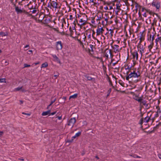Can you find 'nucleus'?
<instances>
[{
    "label": "nucleus",
    "instance_id": "61",
    "mask_svg": "<svg viewBox=\"0 0 161 161\" xmlns=\"http://www.w3.org/2000/svg\"><path fill=\"white\" fill-rule=\"evenodd\" d=\"M45 0H41V2H43L44 3Z\"/></svg>",
    "mask_w": 161,
    "mask_h": 161
},
{
    "label": "nucleus",
    "instance_id": "47",
    "mask_svg": "<svg viewBox=\"0 0 161 161\" xmlns=\"http://www.w3.org/2000/svg\"><path fill=\"white\" fill-rule=\"evenodd\" d=\"M56 113V112H54L52 113L51 114V115H53L55 114Z\"/></svg>",
    "mask_w": 161,
    "mask_h": 161
},
{
    "label": "nucleus",
    "instance_id": "4",
    "mask_svg": "<svg viewBox=\"0 0 161 161\" xmlns=\"http://www.w3.org/2000/svg\"><path fill=\"white\" fill-rule=\"evenodd\" d=\"M81 131L78 132H77V133L75 134V135L74 136H72L71 137V140H68L67 141V142H69V143H71V142H72L75 139L76 137H78L80 136L81 135Z\"/></svg>",
    "mask_w": 161,
    "mask_h": 161
},
{
    "label": "nucleus",
    "instance_id": "41",
    "mask_svg": "<svg viewBox=\"0 0 161 161\" xmlns=\"http://www.w3.org/2000/svg\"><path fill=\"white\" fill-rule=\"evenodd\" d=\"M93 51H88V54H89V55H91V56H92V55L93 52Z\"/></svg>",
    "mask_w": 161,
    "mask_h": 161
},
{
    "label": "nucleus",
    "instance_id": "56",
    "mask_svg": "<svg viewBox=\"0 0 161 161\" xmlns=\"http://www.w3.org/2000/svg\"><path fill=\"white\" fill-rule=\"evenodd\" d=\"M29 47V45H26L25 47L24 48H26V47Z\"/></svg>",
    "mask_w": 161,
    "mask_h": 161
},
{
    "label": "nucleus",
    "instance_id": "38",
    "mask_svg": "<svg viewBox=\"0 0 161 161\" xmlns=\"http://www.w3.org/2000/svg\"><path fill=\"white\" fill-rule=\"evenodd\" d=\"M87 79L89 80H92V78L91 76H88L86 77Z\"/></svg>",
    "mask_w": 161,
    "mask_h": 161
},
{
    "label": "nucleus",
    "instance_id": "6",
    "mask_svg": "<svg viewBox=\"0 0 161 161\" xmlns=\"http://www.w3.org/2000/svg\"><path fill=\"white\" fill-rule=\"evenodd\" d=\"M76 122V119L75 118H71L69 121L68 125L71 126L72 127L74 124Z\"/></svg>",
    "mask_w": 161,
    "mask_h": 161
},
{
    "label": "nucleus",
    "instance_id": "16",
    "mask_svg": "<svg viewBox=\"0 0 161 161\" xmlns=\"http://www.w3.org/2000/svg\"><path fill=\"white\" fill-rule=\"evenodd\" d=\"M158 37L155 40V42L156 45L158 44V42H161V36L160 37H159V35H158Z\"/></svg>",
    "mask_w": 161,
    "mask_h": 161
},
{
    "label": "nucleus",
    "instance_id": "48",
    "mask_svg": "<svg viewBox=\"0 0 161 161\" xmlns=\"http://www.w3.org/2000/svg\"><path fill=\"white\" fill-rule=\"evenodd\" d=\"M91 2L93 3L94 5H95V4H96V3L94 2L93 0H92Z\"/></svg>",
    "mask_w": 161,
    "mask_h": 161
},
{
    "label": "nucleus",
    "instance_id": "27",
    "mask_svg": "<svg viewBox=\"0 0 161 161\" xmlns=\"http://www.w3.org/2000/svg\"><path fill=\"white\" fill-rule=\"evenodd\" d=\"M116 9L118 10V11H119L121 10L120 6L119 4H116Z\"/></svg>",
    "mask_w": 161,
    "mask_h": 161
},
{
    "label": "nucleus",
    "instance_id": "62",
    "mask_svg": "<svg viewBox=\"0 0 161 161\" xmlns=\"http://www.w3.org/2000/svg\"><path fill=\"white\" fill-rule=\"evenodd\" d=\"M97 59H100V61H102V58H99V57H97Z\"/></svg>",
    "mask_w": 161,
    "mask_h": 161
},
{
    "label": "nucleus",
    "instance_id": "3",
    "mask_svg": "<svg viewBox=\"0 0 161 161\" xmlns=\"http://www.w3.org/2000/svg\"><path fill=\"white\" fill-rule=\"evenodd\" d=\"M135 100L137 101L138 102H139L141 105H143L147 108H149V104L147 103V102L145 100L143 99L142 98L140 99L136 98Z\"/></svg>",
    "mask_w": 161,
    "mask_h": 161
},
{
    "label": "nucleus",
    "instance_id": "60",
    "mask_svg": "<svg viewBox=\"0 0 161 161\" xmlns=\"http://www.w3.org/2000/svg\"><path fill=\"white\" fill-rule=\"evenodd\" d=\"M20 101V104H22V103H23V101H22V100H20V101Z\"/></svg>",
    "mask_w": 161,
    "mask_h": 161
},
{
    "label": "nucleus",
    "instance_id": "1",
    "mask_svg": "<svg viewBox=\"0 0 161 161\" xmlns=\"http://www.w3.org/2000/svg\"><path fill=\"white\" fill-rule=\"evenodd\" d=\"M130 73L126 77V80H128L131 78H138L140 76L141 74L138 69H132Z\"/></svg>",
    "mask_w": 161,
    "mask_h": 161
},
{
    "label": "nucleus",
    "instance_id": "21",
    "mask_svg": "<svg viewBox=\"0 0 161 161\" xmlns=\"http://www.w3.org/2000/svg\"><path fill=\"white\" fill-rule=\"evenodd\" d=\"M48 66V63L47 62H45L42 64L41 65V68H46Z\"/></svg>",
    "mask_w": 161,
    "mask_h": 161
},
{
    "label": "nucleus",
    "instance_id": "63",
    "mask_svg": "<svg viewBox=\"0 0 161 161\" xmlns=\"http://www.w3.org/2000/svg\"><path fill=\"white\" fill-rule=\"evenodd\" d=\"M104 8L105 9V10H107V9H108V8L107 7H104Z\"/></svg>",
    "mask_w": 161,
    "mask_h": 161
},
{
    "label": "nucleus",
    "instance_id": "55",
    "mask_svg": "<svg viewBox=\"0 0 161 161\" xmlns=\"http://www.w3.org/2000/svg\"><path fill=\"white\" fill-rule=\"evenodd\" d=\"M21 90L22 92H25V90L24 89H23L22 88V89H21Z\"/></svg>",
    "mask_w": 161,
    "mask_h": 161
},
{
    "label": "nucleus",
    "instance_id": "10",
    "mask_svg": "<svg viewBox=\"0 0 161 161\" xmlns=\"http://www.w3.org/2000/svg\"><path fill=\"white\" fill-rule=\"evenodd\" d=\"M56 47L58 50H61L62 48V42L61 41L56 42Z\"/></svg>",
    "mask_w": 161,
    "mask_h": 161
},
{
    "label": "nucleus",
    "instance_id": "59",
    "mask_svg": "<svg viewBox=\"0 0 161 161\" xmlns=\"http://www.w3.org/2000/svg\"><path fill=\"white\" fill-rule=\"evenodd\" d=\"M18 159L19 160H21V161H24V159H23V158H19Z\"/></svg>",
    "mask_w": 161,
    "mask_h": 161
},
{
    "label": "nucleus",
    "instance_id": "35",
    "mask_svg": "<svg viewBox=\"0 0 161 161\" xmlns=\"http://www.w3.org/2000/svg\"><path fill=\"white\" fill-rule=\"evenodd\" d=\"M153 44H152V43H151L148 46V47L149 50H150L152 48Z\"/></svg>",
    "mask_w": 161,
    "mask_h": 161
},
{
    "label": "nucleus",
    "instance_id": "44",
    "mask_svg": "<svg viewBox=\"0 0 161 161\" xmlns=\"http://www.w3.org/2000/svg\"><path fill=\"white\" fill-rule=\"evenodd\" d=\"M3 134V131H0V137Z\"/></svg>",
    "mask_w": 161,
    "mask_h": 161
},
{
    "label": "nucleus",
    "instance_id": "45",
    "mask_svg": "<svg viewBox=\"0 0 161 161\" xmlns=\"http://www.w3.org/2000/svg\"><path fill=\"white\" fill-rule=\"evenodd\" d=\"M147 12H145L143 14V16L144 17H147Z\"/></svg>",
    "mask_w": 161,
    "mask_h": 161
},
{
    "label": "nucleus",
    "instance_id": "64",
    "mask_svg": "<svg viewBox=\"0 0 161 161\" xmlns=\"http://www.w3.org/2000/svg\"><path fill=\"white\" fill-rule=\"evenodd\" d=\"M95 158L98 159H99V158L97 156H96Z\"/></svg>",
    "mask_w": 161,
    "mask_h": 161
},
{
    "label": "nucleus",
    "instance_id": "7",
    "mask_svg": "<svg viewBox=\"0 0 161 161\" xmlns=\"http://www.w3.org/2000/svg\"><path fill=\"white\" fill-rule=\"evenodd\" d=\"M104 31L103 28L98 27L96 31L97 36L102 35L103 32Z\"/></svg>",
    "mask_w": 161,
    "mask_h": 161
},
{
    "label": "nucleus",
    "instance_id": "22",
    "mask_svg": "<svg viewBox=\"0 0 161 161\" xmlns=\"http://www.w3.org/2000/svg\"><path fill=\"white\" fill-rule=\"evenodd\" d=\"M77 96H78V94H76H76H74L73 95L70 96L69 97V99H70L71 98L75 99V98H76L77 97Z\"/></svg>",
    "mask_w": 161,
    "mask_h": 161
},
{
    "label": "nucleus",
    "instance_id": "54",
    "mask_svg": "<svg viewBox=\"0 0 161 161\" xmlns=\"http://www.w3.org/2000/svg\"><path fill=\"white\" fill-rule=\"evenodd\" d=\"M119 83L120 84V85H121L122 86H124V83H123V82H122L121 83H120V82H119Z\"/></svg>",
    "mask_w": 161,
    "mask_h": 161
},
{
    "label": "nucleus",
    "instance_id": "29",
    "mask_svg": "<svg viewBox=\"0 0 161 161\" xmlns=\"http://www.w3.org/2000/svg\"><path fill=\"white\" fill-rule=\"evenodd\" d=\"M22 87H19L14 89L15 91H19L22 89Z\"/></svg>",
    "mask_w": 161,
    "mask_h": 161
},
{
    "label": "nucleus",
    "instance_id": "49",
    "mask_svg": "<svg viewBox=\"0 0 161 161\" xmlns=\"http://www.w3.org/2000/svg\"><path fill=\"white\" fill-rule=\"evenodd\" d=\"M58 118L59 120H61L62 119V116H58Z\"/></svg>",
    "mask_w": 161,
    "mask_h": 161
},
{
    "label": "nucleus",
    "instance_id": "15",
    "mask_svg": "<svg viewBox=\"0 0 161 161\" xmlns=\"http://www.w3.org/2000/svg\"><path fill=\"white\" fill-rule=\"evenodd\" d=\"M125 68L126 70H129L127 72V73H129L130 72L132 69H131V67H130L128 65H126L125 66Z\"/></svg>",
    "mask_w": 161,
    "mask_h": 161
},
{
    "label": "nucleus",
    "instance_id": "13",
    "mask_svg": "<svg viewBox=\"0 0 161 161\" xmlns=\"http://www.w3.org/2000/svg\"><path fill=\"white\" fill-rule=\"evenodd\" d=\"M79 22L80 24H79L78 25L81 26L85 25L86 23V21L83 20L82 19H80Z\"/></svg>",
    "mask_w": 161,
    "mask_h": 161
},
{
    "label": "nucleus",
    "instance_id": "33",
    "mask_svg": "<svg viewBox=\"0 0 161 161\" xmlns=\"http://www.w3.org/2000/svg\"><path fill=\"white\" fill-rule=\"evenodd\" d=\"M143 122V119L142 118L139 121V123L140 124L142 125Z\"/></svg>",
    "mask_w": 161,
    "mask_h": 161
},
{
    "label": "nucleus",
    "instance_id": "2",
    "mask_svg": "<svg viewBox=\"0 0 161 161\" xmlns=\"http://www.w3.org/2000/svg\"><path fill=\"white\" fill-rule=\"evenodd\" d=\"M50 4L48 3L47 7L51 9L53 8L57 9L58 8L59 4L58 3V0H50Z\"/></svg>",
    "mask_w": 161,
    "mask_h": 161
},
{
    "label": "nucleus",
    "instance_id": "40",
    "mask_svg": "<svg viewBox=\"0 0 161 161\" xmlns=\"http://www.w3.org/2000/svg\"><path fill=\"white\" fill-rule=\"evenodd\" d=\"M73 16L72 15H70L69 17V19L71 20H73Z\"/></svg>",
    "mask_w": 161,
    "mask_h": 161
},
{
    "label": "nucleus",
    "instance_id": "57",
    "mask_svg": "<svg viewBox=\"0 0 161 161\" xmlns=\"http://www.w3.org/2000/svg\"><path fill=\"white\" fill-rule=\"evenodd\" d=\"M98 17V19H97L98 20H100L101 19V17Z\"/></svg>",
    "mask_w": 161,
    "mask_h": 161
},
{
    "label": "nucleus",
    "instance_id": "5",
    "mask_svg": "<svg viewBox=\"0 0 161 161\" xmlns=\"http://www.w3.org/2000/svg\"><path fill=\"white\" fill-rule=\"evenodd\" d=\"M152 5L153 6L155 7L157 9H159L160 8V3L157 0H153Z\"/></svg>",
    "mask_w": 161,
    "mask_h": 161
},
{
    "label": "nucleus",
    "instance_id": "30",
    "mask_svg": "<svg viewBox=\"0 0 161 161\" xmlns=\"http://www.w3.org/2000/svg\"><path fill=\"white\" fill-rule=\"evenodd\" d=\"M56 101V99H54L53 100L51 101L50 104L48 106L47 108H48V107L51 106Z\"/></svg>",
    "mask_w": 161,
    "mask_h": 161
},
{
    "label": "nucleus",
    "instance_id": "20",
    "mask_svg": "<svg viewBox=\"0 0 161 161\" xmlns=\"http://www.w3.org/2000/svg\"><path fill=\"white\" fill-rule=\"evenodd\" d=\"M146 12L150 14H153V15H154V14H156L157 16L158 15V14H157L154 13L149 10L146 9Z\"/></svg>",
    "mask_w": 161,
    "mask_h": 161
},
{
    "label": "nucleus",
    "instance_id": "25",
    "mask_svg": "<svg viewBox=\"0 0 161 161\" xmlns=\"http://www.w3.org/2000/svg\"><path fill=\"white\" fill-rule=\"evenodd\" d=\"M8 34L7 33H6L4 32H0V35L2 36H7Z\"/></svg>",
    "mask_w": 161,
    "mask_h": 161
},
{
    "label": "nucleus",
    "instance_id": "53",
    "mask_svg": "<svg viewBox=\"0 0 161 161\" xmlns=\"http://www.w3.org/2000/svg\"><path fill=\"white\" fill-rule=\"evenodd\" d=\"M108 19V18H106L104 19V20L105 21H106V23L107 22Z\"/></svg>",
    "mask_w": 161,
    "mask_h": 161
},
{
    "label": "nucleus",
    "instance_id": "39",
    "mask_svg": "<svg viewBox=\"0 0 161 161\" xmlns=\"http://www.w3.org/2000/svg\"><path fill=\"white\" fill-rule=\"evenodd\" d=\"M22 114L27 115V116H30L31 115V113H26L25 112H22Z\"/></svg>",
    "mask_w": 161,
    "mask_h": 161
},
{
    "label": "nucleus",
    "instance_id": "8",
    "mask_svg": "<svg viewBox=\"0 0 161 161\" xmlns=\"http://www.w3.org/2000/svg\"><path fill=\"white\" fill-rule=\"evenodd\" d=\"M140 35L139 36V37L140 39L139 43H141L145 39V34L144 31H143L142 32H141L140 33Z\"/></svg>",
    "mask_w": 161,
    "mask_h": 161
},
{
    "label": "nucleus",
    "instance_id": "42",
    "mask_svg": "<svg viewBox=\"0 0 161 161\" xmlns=\"http://www.w3.org/2000/svg\"><path fill=\"white\" fill-rule=\"evenodd\" d=\"M80 47L83 48L84 47L83 43L81 42L80 43Z\"/></svg>",
    "mask_w": 161,
    "mask_h": 161
},
{
    "label": "nucleus",
    "instance_id": "36",
    "mask_svg": "<svg viewBox=\"0 0 161 161\" xmlns=\"http://www.w3.org/2000/svg\"><path fill=\"white\" fill-rule=\"evenodd\" d=\"M142 97H138V96L136 95H135L134 96V99L135 100V99L136 98H137V99H140V98H141Z\"/></svg>",
    "mask_w": 161,
    "mask_h": 161
},
{
    "label": "nucleus",
    "instance_id": "43",
    "mask_svg": "<svg viewBox=\"0 0 161 161\" xmlns=\"http://www.w3.org/2000/svg\"><path fill=\"white\" fill-rule=\"evenodd\" d=\"M157 20L155 18H154V20H153V23L154 24H156L157 22Z\"/></svg>",
    "mask_w": 161,
    "mask_h": 161
},
{
    "label": "nucleus",
    "instance_id": "9",
    "mask_svg": "<svg viewBox=\"0 0 161 161\" xmlns=\"http://www.w3.org/2000/svg\"><path fill=\"white\" fill-rule=\"evenodd\" d=\"M134 60H137L138 59V54L137 51H130Z\"/></svg>",
    "mask_w": 161,
    "mask_h": 161
},
{
    "label": "nucleus",
    "instance_id": "23",
    "mask_svg": "<svg viewBox=\"0 0 161 161\" xmlns=\"http://www.w3.org/2000/svg\"><path fill=\"white\" fill-rule=\"evenodd\" d=\"M156 108L157 110V112L158 113H160L161 112V106H157Z\"/></svg>",
    "mask_w": 161,
    "mask_h": 161
},
{
    "label": "nucleus",
    "instance_id": "46",
    "mask_svg": "<svg viewBox=\"0 0 161 161\" xmlns=\"http://www.w3.org/2000/svg\"><path fill=\"white\" fill-rule=\"evenodd\" d=\"M29 9L31 10V9H34V7H33V6H32L30 7H29Z\"/></svg>",
    "mask_w": 161,
    "mask_h": 161
},
{
    "label": "nucleus",
    "instance_id": "12",
    "mask_svg": "<svg viewBox=\"0 0 161 161\" xmlns=\"http://www.w3.org/2000/svg\"><path fill=\"white\" fill-rule=\"evenodd\" d=\"M112 51H108L106 53L105 56L107 58H108L109 57L110 58H112L113 56Z\"/></svg>",
    "mask_w": 161,
    "mask_h": 161
},
{
    "label": "nucleus",
    "instance_id": "19",
    "mask_svg": "<svg viewBox=\"0 0 161 161\" xmlns=\"http://www.w3.org/2000/svg\"><path fill=\"white\" fill-rule=\"evenodd\" d=\"M150 119V117L147 116L143 119V122L145 123H147Z\"/></svg>",
    "mask_w": 161,
    "mask_h": 161
},
{
    "label": "nucleus",
    "instance_id": "52",
    "mask_svg": "<svg viewBox=\"0 0 161 161\" xmlns=\"http://www.w3.org/2000/svg\"><path fill=\"white\" fill-rule=\"evenodd\" d=\"M146 9L145 8H142V12H143V11H144L145 10H146Z\"/></svg>",
    "mask_w": 161,
    "mask_h": 161
},
{
    "label": "nucleus",
    "instance_id": "50",
    "mask_svg": "<svg viewBox=\"0 0 161 161\" xmlns=\"http://www.w3.org/2000/svg\"><path fill=\"white\" fill-rule=\"evenodd\" d=\"M39 63H40V62H38L36 63H34V64H35V65H36L38 64H39Z\"/></svg>",
    "mask_w": 161,
    "mask_h": 161
},
{
    "label": "nucleus",
    "instance_id": "17",
    "mask_svg": "<svg viewBox=\"0 0 161 161\" xmlns=\"http://www.w3.org/2000/svg\"><path fill=\"white\" fill-rule=\"evenodd\" d=\"M15 10L17 14L22 13V11L20 9H19L18 7H16L15 8Z\"/></svg>",
    "mask_w": 161,
    "mask_h": 161
},
{
    "label": "nucleus",
    "instance_id": "18",
    "mask_svg": "<svg viewBox=\"0 0 161 161\" xmlns=\"http://www.w3.org/2000/svg\"><path fill=\"white\" fill-rule=\"evenodd\" d=\"M50 111H50V110H48L47 111L43 112L42 113V116H46V115H48L50 113Z\"/></svg>",
    "mask_w": 161,
    "mask_h": 161
},
{
    "label": "nucleus",
    "instance_id": "14",
    "mask_svg": "<svg viewBox=\"0 0 161 161\" xmlns=\"http://www.w3.org/2000/svg\"><path fill=\"white\" fill-rule=\"evenodd\" d=\"M53 58L54 60L55 61L57 62L58 63L60 64L61 62L60 60L57 57V56L55 55H52Z\"/></svg>",
    "mask_w": 161,
    "mask_h": 161
},
{
    "label": "nucleus",
    "instance_id": "37",
    "mask_svg": "<svg viewBox=\"0 0 161 161\" xmlns=\"http://www.w3.org/2000/svg\"><path fill=\"white\" fill-rule=\"evenodd\" d=\"M31 66L30 65V64H24V68H25V67H30Z\"/></svg>",
    "mask_w": 161,
    "mask_h": 161
},
{
    "label": "nucleus",
    "instance_id": "32",
    "mask_svg": "<svg viewBox=\"0 0 161 161\" xmlns=\"http://www.w3.org/2000/svg\"><path fill=\"white\" fill-rule=\"evenodd\" d=\"M111 91V88H109L108 89V94H107V97H108L109 96V95Z\"/></svg>",
    "mask_w": 161,
    "mask_h": 161
},
{
    "label": "nucleus",
    "instance_id": "34",
    "mask_svg": "<svg viewBox=\"0 0 161 161\" xmlns=\"http://www.w3.org/2000/svg\"><path fill=\"white\" fill-rule=\"evenodd\" d=\"M89 46L92 50H93L94 48V45H92V44H90L89 45Z\"/></svg>",
    "mask_w": 161,
    "mask_h": 161
},
{
    "label": "nucleus",
    "instance_id": "24",
    "mask_svg": "<svg viewBox=\"0 0 161 161\" xmlns=\"http://www.w3.org/2000/svg\"><path fill=\"white\" fill-rule=\"evenodd\" d=\"M119 46L114 45L113 46V48L114 50H119Z\"/></svg>",
    "mask_w": 161,
    "mask_h": 161
},
{
    "label": "nucleus",
    "instance_id": "31",
    "mask_svg": "<svg viewBox=\"0 0 161 161\" xmlns=\"http://www.w3.org/2000/svg\"><path fill=\"white\" fill-rule=\"evenodd\" d=\"M34 10L32 11V14H35L37 12L36 8L35 7H34Z\"/></svg>",
    "mask_w": 161,
    "mask_h": 161
},
{
    "label": "nucleus",
    "instance_id": "11",
    "mask_svg": "<svg viewBox=\"0 0 161 161\" xmlns=\"http://www.w3.org/2000/svg\"><path fill=\"white\" fill-rule=\"evenodd\" d=\"M154 36L155 35L150 34L149 37L148 38V40L152 44H153V42L154 40Z\"/></svg>",
    "mask_w": 161,
    "mask_h": 161
},
{
    "label": "nucleus",
    "instance_id": "26",
    "mask_svg": "<svg viewBox=\"0 0 161 161\" xmlns=\"http://www.w3.org/2000/svg\"><path fill=\"white\" fill-rule=\"evenodd\" d=\"M0 82L6 83V79H5V78L0 79Z\"/></svg>",
    "mask_w": 161,
    "mask_h": 161
},
{
    "label": "nucleus",
    "instance_id": "51",
    "mask_svg": "<svg viewBox=\"0 0 161 161\" xmlns=\"http://www.w3.org/2000/svg\"><path fill=\"white\" fill-rule=\"evenodd\" d=\"M158 156L159 157V158L161 159V154H158Z\"/></svg>",
    "mask_w": 161,
    "mask_h": 161
},
{
    "label": "nucleus",
    "instance_id": "58",
    "mask_svg": "<svg viewBox=\"0 0 161 161\" xmlns=\"http://www.w3.org/2000/svg\"><path fill=\"white\" fill-rule=\"evenodd\" d=\"M134 158H140V157L138 156H136L135 157H134Z\"/></svg>",
    "mask_w": 161,
    "mask_h": 161
},
{
    "label": "nucleus",
    "instance_id": "28",
    "mask_svg": "<svg viewBox=\"0 0 161 161\" xmlns=\"http://www.w3.org/2000/svg\"><path fill=\"white\" fill-rule=\"evenodd\" d=\"M109 31L110 32L109 34L111 35V36H112L114 33V31L112 29H110L109 30Z\"/></svg>",
    "mask_w": 161,
    "mask_h": 161
}]
</instances>
